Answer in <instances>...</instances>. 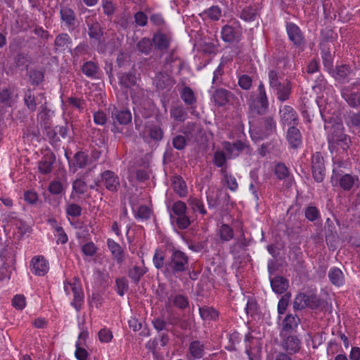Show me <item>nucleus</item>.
Here are the masks:
<instances>
[{
  "label": "nucleus",
  "mask_w": 360,
  "mask_h": 360,
  "mask_svg": "<svg viewBox=\"0 0 360 360\" xmlns=\"http://www.w3.org/2000/svg\"><path fill=\"white\" fill-rule=\"evenodd\" d=\"M258 92L255 101L250 108L253 113L262 115L265 114L269 108L268 98L262 82L258 86Z\"/></svg>",
  "instance_id": "9d476101"
},
{
  "label": "nucleus",
  "mask_w": 360,
  "mask_h": 360,
  "mask_svg": "<svg viewBox=\"0 0 360 360\" xmlns=\"http://www.w3.org/2000/svg\"><path fill=\"white\" fill-rule=\"evenodd\" d=\"M349 137L345 134L339 127L333 128V131L328 135V147L331 152L338 150V143L344 139L346 140Z\"/></svg>",
  "instance_id": "6ab92c4d"
},
{
  "label": "nucleus",
  "mask_w": 360,
  "mask_h": 360,
  "mask_svg": "<svg viewBox=\"0 0 360 360\" xmlns=\"http://www.w3.org/2000/svg\"><path fill=\"white\" fill-rule=\"evenodd\" d=\"M281 122L283 124H296L297 121V114L296 111L290 105H284L279 110Z\"/></svg>",
  "instance_id": "f3484780"
},
{
  "label": "nucleus",
  "mask_w": 360,
  "mask_h": 360,
  "mask_svg": "<svg viewBox=\"0 0 360 360\" xmlns=\"http://www.w3.org/2000/svg\"><path fill=\"white\" fill-rule=\"evenodd\" d=\"M119 83L124 88H130L136 83V77L131 72H124L119 75Z\"/></svg>",
  "instance_id": "ea45409f"
},
{
  "label": "nucleus",
  "mask_w": 360,
  "mask_h": 360,
  "mask_svg": "<svg viewBox=\"0 0 360 360\" xmlns=\"http://www.w3.org/2000/svg\"><path fill=\"white\" fill-rule=\"evenodd\" d=\"M172 299L174 305L179 309H184L188 307L189 301L186 296L179 294L174 295Z\"/></svg>",
  "instance_id": "680f3d73"
},
{
  "label": "nucleus",
  "mask_w": 360,
  "mask_h": 360,
  "mask_svg": "<svg viewBox=\"0 0 360 360\" xmlns=\"http://www.w3.org/2000/svg\"><path fill=\"white\" fill-rule=\"evenodd\" d=\"M352 73V69L349 65H337L333 71V77L338 82L344 84L349 81V76Z\"/></svg>",
  "instance_id": "bb28decb"
},
{
  "label": "nucleus",
  "mask_w": 360,
  "mask_h": 360,
  "mask_svg": "<svg viewBox=\"0 0 360 360\" xmlns=\"http://www.w3.org/2000/svg\"><path fill=\"white\" fill-rule=\"evenodd\" d=\"M146 272L147 269L145 266H134L129 269L128 271V276L134 284L137 285L141 277L143 276Z\"/></svg>",
  "instance_id": "4c0bfd02"
},
{
  "label": "nucleus",
  "mask_w": 360,
  "mask_h": 360,
  "mask_svg": "<svg viewBox=\"0 0 360 360\" xmlns=\"http://www.w3.org/2000/svg\"><path fill=\"white\" fill-rule=\"evenodd\" d=\"M31 63V58L25 53H18L14 58V63L17 68L25 67L27 69Z\"/></svg>",
  "instance_id": "5fc2aeb1"
},
{
  "label": "nucleus",
  "mask_w": 360,
  "mask_h": 360,
  "mask_svg": "<svg viewBox=\"0 0 360 360\" xmlns=\"http://www.w3.org/2000/svg\"><path fill=\"white\" fill-rule=\"evenodd\" d=\"M106 243L113 259L118 264H122L124 260V252L121 245L111 238H108Z\"/></svg>",
  "instance_id": "4be33fe9"
},
{
  "label": "nucleus",
  "mask_w": 360,
  "mask_h": 360,
  "mask_svg": "<svg viewBox=\"0 0 360 360\" xmlns=\"http://www.w3.org/2000/svg\"><path fill=\"white\" fill-rule=\"evenodd\" d=\"M304 217L309 221L314 222L321 219L319 209L314 205H308L304 210Z\"/></svg>",
  "instance_id": "8fccbe9b"
},
{
  "label": "nucleus",
  "mask_w": 360,
  "mask_h": 360,
  "mask_svg": "<svg viewBox=\"0 0 360 360\" xmlns=\"http://www.w3.org/2000/svg\"><path fill=\"white\" fill-rule=\"evenodd\" d=\"M56 162V156L53 153H47L38 163V169L41 174H49L53 170V165Z\"/></svg>",
  "instance_id": "a878e982"
},
{
  "label": "nucleus",
  "mask_w": 360,
  "mask_h": 360,
  "mask_svg": "<svg viewBox=\"0 0 360 360\" xmlns=\"http://www.w3.org/2000/svg\"><path fill=\"white\" fill-rule=\"evenodd\" d=\"M200 317L203 320H215L218 316V311L212 307L203 306L199 308Z\"/></svg>",
  "instance_id": "a18cd8bd"
},
{
  "label": "nucleus",
  "mask_w": 360,
  "mask_h": 360,
  "mask_svg": "<svg viewBox=\"0 0 360 360\" xmlns=\"http://www.w3.org/2000/svg\"><path fill=\"white\" fill-rule=\"evenodd\" d=\"M331 183L333 186H339L344 191H350L359 187L360 179L356 174L345 172L331 176Z\"/></svg>",
  "instance_id": "39448f33"
},
{
  "label": "nucleus",
  "mask_w": 360,
  "mask_h": 360,
  "mask_svg": "<svg viewBox=\"0 0 360 360\" xmlns=\"http://www.w3.org/2000/svg\"><path fill=\"white\" fill-rule=\"evenodd\" d=\"M333 173L331 176H337L339 174L345 172V169H348L350 166L349 158L344 159L343 158L335 157L333 158Z\"/></svg>",
  "instance_id": "7c9ffc66"
},
{
  "label": "nucleus",
  "mask_w": 360,
  "mask_h": 360,
  "mask_svg": "<svg viewBox=\"0 0 360 360\" xmlns=\"http://www.w3.org/2000/svg\"><path fill=\"white\" fill-rule=\"evenodd\" d=\"M65 156L68 159L67 154ZM70 171L76 173L79 169H84L92 164V158L84 150L77 151L71 160H68Z\"/></svg>",
  "instance_id": "6e6552de"
},
{
  "label": "nucleus",
  "mask_w": 360,
  "mask_h": 360,
  "mask_svg": "<svg viewBox=\"0 0 360 360\" xmlns=\"http://www.w3.org/2000/svg\"><path fill=\"white\" fill-rule=\"evenodd\" d=\"M170 115L176 121L184 122L187 117V112L183 106L179 105L171 109Z\"/></svg>",
  "instance_id": "864d4df0"
},
{
  "label": "nucleus",
  "mask_w": 360,
  "mask_h": 360,
  "mask_svg": "<svg viewBox=\"0 0 360 360\" xmlns=\"http://www.w3.org/2000/svg\"><path fill=\"white\" fill-rule=\"evenodd\" d=\"M170 220L171 223L179 229H187L191 223V221L187 214L170 217Z\"/></svg>",
  "instance_id": "a19ab883"
},
{
  "label": "nucleus",
  "mask_w": 360,
  "mask_h": 360,
  "mask_svg": "<svg viewBox=\"0 0 360 360\" xmlns=\"http://www.w3.org/2000/svg\"><path fill=\"white\" fill-rule=\"evenodd\" d=\"M181 98L186 105H191L196 102L193 91L188 86H185L181 91Z\"/></svg>",
  "instance_id": "603ef678"
},
{
  "label": "nucleus",
  "mask_w": 360,
  "mask_h": 360,
  "mask_svg": "<svg viewBox=\"0 0 360 360\" xmlns=\"http://www.w3.org/2000/svg\"><path fill=\"white\" fill-rule=\"evenodd\" d=\"M32 272L41 276L45 275L49 269V263L43 256H36L31 261Z\"/></svg>",
  "instance_id": "a211bd4d"
},
{
  "label": "nucleus",
  "mask_w": 360,
  "mask_h": 360,
  "mask_svg": "<svg viewBox=\"0 0 360 360\" xmlns=\"http://www.w3.org/2000/svg\"><path fill=\"white\" fill-rule=\"evenodd\" d=\"M223 148L226 152L229 159L235 158L243 152L248 155L252 153V148L250 145L241 140H237L233 143L224 141L223 143Z\"/></svg>",
  "instance_id": "423d86ee"
},
{
  "label": "nucleus",
  "mask_w": 360,
  "mask_h": 360,
  "mask_svg": "<svg viewBox=\"0 0 360 360\" xmlns=\"http://www.w3.org/2000/svg\"><path fill=\"white\" fill-rule=\"evenodd\" d=\"M220 172L228 188L231 191H236L238 188V184L235 176L228 173L226 168L221 169Z\"/></svg>",
  "instance_id": "c03bdc74"
},
{
  "label": "nucleus",
  "mask_w": 360,
  "mask_h": 360,
  "mask_svg": "<svg viewBox=\"0 0 360 360\" xmlns=\"http://www.w3.org/2000/svg\"><path fill=\"white\" fill-rule=\"evenodd\" d=\"M172 188L174 192L179 195V197H185L187 194L186 184L182 177L179 176H174L172 180Z\"/></svg>",
  "instance_id": "e433bc0d"
},
{
  "label": "nucleus",
  "mask_w": 360,
  "mask_h": 360,
  "mask_svg": "<svg viewBox=\"0 0 360 360\" xmlns=\"http://www.w3.org/2000/svg\"><path fill=\"white\" fill-rule=\"evenodd\" d=\"M23 100L25 105L30 112H34L36 110L37 98L34 96L30 89H27L25 92Z\"/></svg>",
  "instance_id": "49530a36"
},
{
  "label": "nucleus",
  "mask_w": 360,
  "mask_h": 360,
  "mask_svg": "<svg viewBox=\"0 0 360 360\" xmlns=\"http://www.w3.org/2000/svg\"><path fill=\"white\" fill-rule=\"evenodd\" d=\"M340 93L341 96L349 107L360 108V80L343 86Z\"/></svg>",
  "instance_id": "20e7f679"
},
{
  "label": "nucleus",
  "mask_w": 360,
  "mask_h": 360,
  "mask_svg": "<svg viewBox=\"0 0 360 360\" xmlns=\"http://www.w3.org/2000/svg\"><path fill=\"white\" fill-rule=\"evenodd\" d=\"M245 352L248 356L249 360H258V354L260 352L261 347L258 345L257 340L253 337L247 335L245 336Z\"/></svg>",
  "instance_id": "aec40b11"
},
{
  "label": "nucleus",
  "mask_w": 360,
  "mask_h": 360,
  "mask_svg": "<svg viewBox=\"0 0 360 360\" xmlns=\"http://www.w3.org/2000/svg\"><path fill=\"white\" fill-rule=\"evenodd\" d=\"M52 222L54 224L53 229L55 231V236L57 238L56 243L57 244L61 243L65 244L68 242V238L67 234L65 233L63 227L56 224V220H52Z\"/></svg>",
  "instance_id": "13d9d810"
},
{
  "label": "nucleus",
  "mask_w": 360,
  "mask_h": 360,
  "mask_svg": "<svg viewBox=\"0 0 360 360\" xmlns=\"http://www.w3.org/2000/svg\"><path fill=\"white\" fill-rule=\"evenodd\" d=\"M115 287H116V292L120 296H123L126 291H127L129 288L128 282L126 280V278L122 277V278H117L115 280Z\"/></svg>",
  "instance_id": "69168bd1"
},
{
  "label": "nucleus",
  "mask_w": 360,
  "mask_h": 360,
  "mask_svg": "<svg viewBox=\"0 0 360 360\" xmlns=\"http://www.w3.org/2000/svg\"><path fill=\"white\" fill-rule=\"evenodd\" d=\"M222 39L229 43L238 41L241 34V28L237 23L226 25L221 30Z\"/></svg>",
  "instance_id": "dca6fc26"
},
{
  "label": "nucleus",
  "mask_w": 360,
  "mask_h": 360,
  "mask_svg": "<svg viewBox=\"0 0 360 360\" xmlns=\"http://www.w3.org/2000/svg\"><path fill=\"white\" fill-rule=\"evenodd\" d=\"M153 44V40L151 41L150 39L145 37L141 39V40L137 44V49L141 53L148 55L151 51Z\"/></svg>",
  "instance_id": "0e129e2a"
},
{
  "label": "nucleus",
  "mask_w": 360,
  "mask_h": 360,
  "mask_svg": "<svg viewBox=\"0 0 360 360\" xmlns=\"http://www.w3.org/2000/svg\"><path fill=\"white\" fill-rule=\"evenodd\" d=\"M270 283L273 291L277 294L283 293L288 288V281L281 276L271 278Z\"/></svg>",
  "instance_id": "2f4dec72"
},
{
  "label": "nucleus",
  "mask_w": 360,
  "mask_h": 360,
  "mask_svg": "<svg viewBox=\"0 0 360 360\" xmlns=\"http://www.w3.org/2000/svg\"><path fill=\"white\" fill-rule=\"evenodd\" d=\"M188 204L194 212H198L202 216L207 214V210L201 199L191 196L188 199Z\"/></svg>",
  "instance_id": "37998d69"
},
{
  "label": "nucleus",
  "mask_w": 360,
  "mask_h": 360,
  "mask_svg": "<svg viewBox=\"0 0 360 360\" xmlns=\"http://www.w3.org/2000/svg\"><path fill=\"white\" fill-rule=\"evenodd\" d=\"M188 256L182 251L175 250L165 262V273L168 276L178 278L183 272L188 270Z\"/></svg>",
  "instance_id": "f03ea898"
},
{
  "label": "nucleus",
  "mask_w": 360,
  "mask_h": 360,
  "mask_svg": "<svg viewBox=\"0 0 360 360\" xmlns=\"http://www.w3.org/2000/svg\"><path fill=\"white\" fill-rule=\"evenodd\" d=\"M282 342L283 348L288 352L289 354H295L299 352L300 349V340L297 336L288 335L285 337Z\"/></svg>",
  "instance_id": "c85d7f7f"
},
{
  "label": "nucleus",
  "mask_w": 360,
  "mask_h": 360,
  "mask_svg": "<svg viewBox=\"0 0 360 360\" xmlns=\"http://www.w3.org/2000/svg\"><path fill=\"white\" fill-rule=\"evenodd\" d=\"M233 94L225 89H218L213 94V99L214 103L219 106L225 105L230 100Z\"/></svg>",
  "instance_id": "473e14b6"
},
{
  "label": "nucleus",
  "mask_w": 360,
  "mask_h": 360,
  "mask_svg": "<svg viewBox=\"0 0 360 360\" xmlns=\"http://www.w3.org/2000/svg\"><path fill=\"white\" fill-rule=\"evenodd\" d=\"M300 320L297 315L288 314L283 321V332L290 333L295 330L298 326Z\"/></svg>",
  "instance_id": "72a5a7b5"
},
{
  "label": "nucleus",
  "mask_w": 360,
  "mask_h": 360,
  "mask_svg": "<svg viewBox=\"0 0 360 360\" xmlns=\"http://www.w3.org/2000/svg\"><path fill=\"white\" fill-rule=\"evenodd\" d=\"M72 44V39L67 33H61L56 36L54 46L56 51H64Z\"/></svg>",
  "instance_id": "f704fd0d"
},
{
  "label": "nucleus",
  "mask_w": 360,
  "mask_h": 360,
  "mask_svg": "<svg viewBox=\"0 0 360 360\" xmlns=\"http://www.w3.org/2000/svg\"><path fill=\"white\" fill-rule=\"evenodd\" d=\"M219 235L223 241H229L233 237V231L229 225L222 224L219 229Z\"/></svg>",
  "instance_id": "338daca9"
},
{
  "label": "nucleus",
  "mask_w": 360,
  "mask_h": 360,
  "mask_svg": "<svg viewBox=\"0 0 360 360\" xmlns=\"http://www.w3.org/2000/svg\"><path fill=\"white\" fill-rule=\"evenodd\" d=\"M257 15L258 13L255 8H245L242 11L240 17L245 21L251 22L255 20Z\"/></svg>",
  "instance_id": "774afa93"
},
{
  "label": "nucleus",
  "mask_w": 360,
  "mask_h": 360,
  "mask_svg": "<svg viewBox=\"0 0 360 360\" xmlns=\"http://www.w3.org/2000/svg\"><path fill=\"white\" fill-rule=\"evenodd\" d=\"M323 64L326 68L330 70L333 66V58L328 47H320Z\"/></svg>",
  "instance_id": "4d7b16f0"
},
{
  "label": "nucleus",
  "mask_w": 360,
  "mask_h": 360,
  "mask_svg": "<svg viewBox=\"0 0 360 360\" xmlns=\"http://www.w3.org/2000/svg\"><path fill=\"white\" fill-rule=\"evenodd\" d=\"M110 112V120L113 125L111 131L113 132H120L117 124L127 125L130 123L132 119V115L130 110L125 108H117L115 105L108 108Z\"/></svg>",
  "instance_id": "7ed1b4c3"
},
{
  "label": "nucleus",
  "mask_w": 360,
  "mask_h": 360,
  "mask_svg": "<svg viewBox=\"0 0 360 360\" xmlns=\"http://www.w3.org/2000/svg\"><path fill=\"white\" fill-rule=\"evenodd\" d=\"M174 84L171 76L167 72H160L153 79V84L158 90L171 88Z\"/></svg>",
  "instance_id": "393cba45"
},
{
  "label": "nucleus",
  "mask_w": 360,
  "mask_h": 360,
  "mask_svg": "<svg viewBox=\"0 0 360 360\" xmlns=\"http://www.w3.org/2000/svg\"><path fill=\"white\" fill-rule=\"evenodd\" d=\"M205 342L200 340H193L190 342L186 353L188 360H198L203 358L205 354Z\"/></svg>",
  "instance_id": "4468645a"
},
{
  "label": "nucleus",
  "mask_w": 360,
  "mask_h": 360,
  "mask_svg": "<svg viewBox=\"0 0 360 360\" xmlns=\"http://www.w3.org/2000/svg\"><path fill=\"white\" fill-rule=\"evenodd\" d=\"M311 172L314 179L316 182H322L326 176V167L324 159L319 152H316L311 156Z\"/></svg>",
  "instance_id": "1a4fd4ad"
},
{
  "label": "nucleus",
  "mask_w": 360,
  "mask_h": 360,
  "mask_svg": "<svg viewBox=\"0 0 360 360\" xmlns=\"http://www.w3.org/2000/svg\"><path fill=\"white\" fill-rule=\"evenodd\" d=\"M65 187L59 180L52 181L49 186L48 191L53 195H60L65 192Z\"/></svg>",
  "instance_id": "e2e57ef3"
},
{
  "label": "nucleus",
  "mask_w": 360,
  "mask_h": 360,
  "mask_svg": "<svg viewBox=\"0 0 360 360\" xmlns=\"http://www.w3.org/2000/svg\"><path fill=\"white\" fill-rule=\"evenodd\" d=\"M187 206L186 204L181 200H178L173 203L172 206V212H170V217H174V216H179L187 214Z\"/></svg>",
  "instance_id": "3c124183"
},
{
  "label": "nucleus",
  "mask_w": 360,
  "mask_h": 360,
  "mask_svg": "<svg viewBox=\"0 0 360 360\" xmlns=\"http://www.w3.org/2000/svg\"><path fill=\"white\" fill-rule=\"evenodd\" d=\"M142 136L147 141L159 142L163 139L164 131L159 124L148 122L142 131Z\"/></svg>",
  "instance_id": "9b49d317"
},
{
  "label": "nucleus",
  "mask_w": 360,
  "mask_h": 360,
  "mask_svg": "<svg viewBox=\"0 0 360 360\" xmlns=\"http://www.w3.org/2000/svg\"><path fill=\"white\" fill-rule=\"evenodd\" d=\"M320 305L321 300L316 295H307L304 293L297 294L293 302V309L296 311L302 310L306 307L316 309H318Z\"/></svg>",
  "instance_id": "0eeeda50"
},
{
  "label": "nucleus",
  "mask_w": 360,
  "mask_h": 360,
  "mask_svg": "<svg viewBox=\"0 0 360 360\" xmlns=\"http://www.w3.org/2000/svg\"><path fill=\"white\" fill-rule=\"evenodd\" d=\"M272 90L276 95L277 98L280 101L284 102L289 99L292 93V84L290 80L285 79L279 84V86L275 87Z\"/></svg>",
  "instance_id": "412c9836"
},
{
  "label": "nucleus",
  "mask_w": 360,
  "mask_h": 360,
  "mask_svg": "<svg viewBox=\"0 0 360 360\" xmlns=\"http://www.w3.org/2000/svg\"><path fill=\"white\" fill-rule=\"evenodd\" d=\"M59 13L61 24L67 30L73 31L77 27L78 20L75 11L72 8L68 6H61Z\"/></svg>",
  "instance_id": "f8f14e48"
},
{
  "label": "nucleus",
  "mask_w": 360,
  "mask_h": 360,
  "mask_svg": "<svg viewBox=\"0 0 360 360\" xmlns=\"http://www.w3.org/2000/svg\"><path fill=\"white\" fill-rule=\"evenodd\" d=\"M274 174L278 179L283 180L289 176L290 172L284 163L278 162L275 165Z\"/></svg>",
  "instance_id": "bf43d9fd"
},
{
  "label": "nucleus",
  "mask_w": 360,
  "mask_h": 360,
  "mask_svg": "<svg viewBox=\"0 0 360 360\" xmlns=\"http://www.w3.org/2000/svg\"><path fill=\"white\" fill-rule=\"evenodd\" d=\"M269 84L271 89L279 86L283 82V78L277 70H270L268 72Z\"/></svg>",
  "instance_id": "09e8293b"
},
{
  "label": "nucleus",
  "mask_w": 360,
  "mask_h": 360,
  "mask_svg": "<svg viewBox=\"0 0 360 360\" xmlns=\"http://www.w3.org/2000/svg\"><path fill=\"white\" fill-rule=\"evenodd\" d=\"M228 155H226L224 152L221 150H217L213 157V163L217 167L226 168V160Z\"/></svg>",
  "instance_id": "6e6d98bb"
},
{
  "label": "nucleus",
  "mask_w": 360,
  "mask_h": 360,
  "mask_svg": "<svg viewBox=\"0 0 360 360\" xmlns=\"http://www.w3.org/2000/svg\"><path fill=\"white\" fill-rule=\"evenodd\" d=\"M250 245V240L242 233L239 238L236 239L234 243L230 245L229 252L234 258H239L241 252L246 250Z\"/></svg>",
  "instance_id": "b1692460"
},
{
  "label": "nucleus",
  "mask_w": 360,
  "mask_h": 360,
  "mask_svg": "<svg viewBox=\"0 0 360 360\" xmlns=\"http://www.w3.org/2000/svg\"><path fill=\"white\" fill-rule=\"evenodd\" d=\"M330 282L336 287L342 286L345 283V276L338 267H331L328 273Z\"/></svg>",
  "instance_id": "c756f323"
},
{
  "label": "nucleus",
  "mask_w": 360,
  "mask_h": 360,
  "mask_svg": "<svg viewBox=\"0 0 360 360\" xmlns=\"http://www.w3.org/2000/svg\"><path fill=\"white\" fill-rule=\"evenodd\" d=\"M98 66L92 61H87L84 63L82 67V72L88 77L95 78L96 77L98 72Z\"/></svg>",
  "instance_id": "de8ad7c7"
},
{
  "label": "nucleus",
  "mask_w": 360,
  "mask_h": 360,
  "mask_svg": "<svg viewBox=\"0 0 360 360\" xmlns=\"http://www.w3.org/2000/svg\"><path fill=\"white\" fill-rule=\"evenodd\" d=\"M250 134L253 141H262L276 131V122L271 116L261 117L257 123L249 121Z\"/></svg>",
  "instance_id": "f257e3e1"
},
{
  "label": "nucleus",
  "mask_w": 360,
  "mask_h": 360,
  "mask_svg": "<svg viewBox=\"0 0 360 360\" xmlns=\"http://www.w3.org/2000/svg\"><path fill=\"white\" fill-rule=\"evenodd\" d=\"M70 289L73 292L74 300L71 304L78 311L81 309V304L84 300V294L81 288H77L75 285H70Z\"/></svg>",
  "instance_id": "79ce46f5"
},
{
  "label": "nucleus",
  "mask_w": 360,
  "mask_h": 360,
  "mask_svg": "<svg viewBox=\"0 0 360 360\" xmlns=\"http://www.w3.org/2000/svg\"><path fill=\"white\" fill-rule=\"evenodd\" d=\"M30 81L33 85L39 84L44 79V73L39 70L31 69L27 72Z\"/></svg>",
  "instance_id": "052dcab7"
},
{
  "label": "nucleus",
  "mask_w": 360,
  "mask_h": 360,
  "mask_svg": "<svg viewBox=\"0 0 360 360\" xmlns=\"http://www.w3.org/2000/svg\"><path fill=\"white\" fill-rule=\"evenodd\" d=\"M88 27V34L91 39L100 42L103 36V30L100 23L95 19L90 18L86 20Z\"/></svg>",
  "instance_id": "5701e85b"
},
{
  "label": "nucleus",
  "mask_w": 360,
  "mask_h": 360,
  "mask_svg": "<svg viewBox=\"0 0 360 360\" xmlns=\"http://www.w3.org/2000/svg\"><path fill=\"white\" fill-rule=\"evenodd\" d=\"M89 186L86 181L82 177H77L72 181V191L70 195V198L73 196L74 193L76 194H84L87 192Z\"/></svg>",
  "instance_id": "58836bf2"
},
{
  "label": "nucleus",
  "mask_w": 360,
  "mask_h": 360,
  "mask_svg": "<svg viewBox=\"0 0 360 360\" xmlns=\"http://www.w3.org/2000/svg\"><path fill=\"white\" fill-rule=\"evenodd\" d=\"M100 182L112 193L117 192L120 187L119 176L111 170H105L101 174Z\"/></svg>",
  "instance_id": "ddd939ff"
},
{
  "label": "nucleus",
  "mask_w": 360,
  "mask_h": 360,
  "mask_svg": "<svg viewBox=\"0 0 360 360\" xmlns=\"http://www.w3.org/2000/svg\"><path fill=\"white\" fill-rule=\"evenodd\" d=\"M153 43L159 50H166L170 44V38L162 32H157L153 35Z\"/></svg>",
  "instance_id": "c9c22d12"
},
{
  "label": "nucleus",
  "mask_w": 360,
  "mask_h": 360,
  "mask_svg": "<svg viewBox=\"0 0 360 360\" xmlns=\"http://www.w3.org/2000/svg\"><path fill=\"white\" fill-rule=\"evenodd\" d=\"M286 31L289 39L297 48H302L305 44L304 37L300 27L293 22L286 23Z\"/></svg>",
  "instance_id": "2eb2a0df"
},
{
  "label": "nucleus",
  "mask_w": 360,
  "mask_h": 360,
  "mask_svg": "<svg viewBox=\"0 0 360 360\" xmlns=\"http://www.w3.org/2000/svg\"><path fill=\"white\" fill-rule=\"evenodd\" d=\"M286 139L292 148H299L302 143L300 131L295 126L288 128L286 134Z\"/></svg>",
  "instance_id": "cd10ccee"
}]
</instances>
